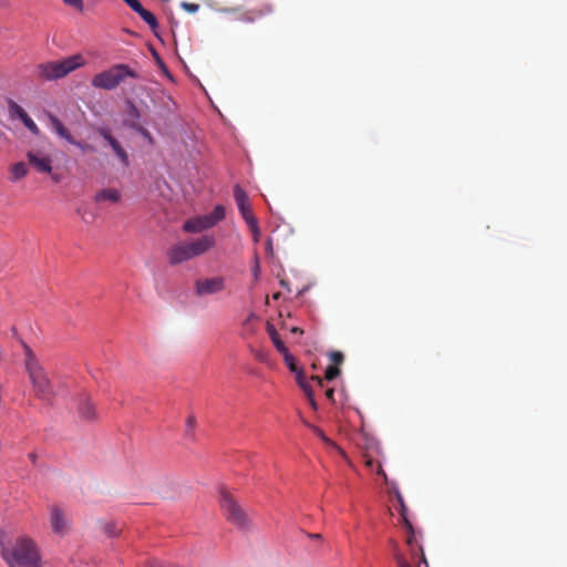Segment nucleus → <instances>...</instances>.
Masks as SVG:
<instances>
[{
  "label": "nucleus",
  "instance_id": "obj_1",
  "mask_svg": "<svg viewBox=\"0 0 567 567\" xmlns=\"http://www.w3.org/2000/svg\"><path fill=\"white\" fill-rule=\"evenodd\" d=\"M24 365L29 374L32 390L37 398L42 401H51L54 396L53 385L29 346L23 344Z\"/></svg>",
  "mask_w": 567,
  "mask_h": 567
},
{
  "label": "nucleus",
  "instance_id": "obj_2",
  "mask_svg": "<svg viewBox=\"0 0 567 567\" xmlns=\"http://www.w3.org/2000/svg\"><path fill=\"white\" fill-rule=\"evenodd\" d=\"M2 557L10 567H40V558L34 543L20 537L12 546L2 545Z\"/></svg>",
  "mask_w": 567,
  "mask_h": 567
},
{
  "label": "nucleus",
  "instance_id": "obj_3",
  "mask_svg": "<svg viewBox=\"0 0 567 567\" xmlns=\"http://www.w3.org/2000/svg\"><path fill=\"white\" fill-rule=\"evenodd\" d=\"M215 244V237L212 235H204L197 239L176 244L167 251L168 262L172 266H176L193 258L203 256L209 251Z\"/></svg>",
  "mask_w": 567,
  "mask_h": 567
},
{
  "label": "nucleus",
  "instance_id": "obj_4",
  "mask_svg": "<svg viewBox=\"0 0 567 567\" xmlns=\"http://www.w3.org/2000/svg\"><path fill=\"white\" fill-rule=\"evenodd\" d=\"M126 78L138 79L140 74L130 65L118 63L95 74L92 79V85L95 89L111 91L116 89Z\"/></svg>",
  "mask_w": 567,
  "mask_h": 567
},
{
  "label": "nucleus",
  "instance_id": "obj_5",
  "mask_svg": "<svg viewBox=\"0 0 567 567\" xmlns=\"http://www.w3.org/2000/svg\"><path fill=\"white\" fill-rule=\"evenodd\" d=\"M84 58L81 54H74L61 61H52L40 64L38 66V72L41 79L52 81L64 78L72 71L84 65Z\"/></svg>",
  "mask_w": 567,
  "mask_h": 567
},
{
  "label": "nucleus",
  "instance_id": "obj_6",
  "mask_svg": "<svg viewBox=\"0 0 567 567\" xmlns=\"http://www.w3.org/2000/svg\"><path fill=\"white\" fill-rule=\"evenodd\" d=\"M220 508L228 523L239 529H248L250 527V519L244 508L236 502V499L226 491L220 493Z\"/></svg>",
  "mask_w": 567,
  "mask_h": 567
},
{
  "label": "nucleus",
  "instance_id": "obj_7",
  "mask_svg": "<svg viewBox=\"0 0 567 567\" xmlns=\"http://www.w3.org/2000/svg\"><path fill=\"white\" fill-rule=\"evenodd\" d=\"M224 289L225 280L223 277L203 278L195 281V293L198 297L218 293Z\"/></svg>",
  "mask_w": 567,
  "mask_h": 567
},
{
  "label": "nucleus",
  "instance_id": "obj_8",
  "mask_svg": "<svg viewBox=\"0 0 567 567\" xmlns=\"http://www.w3.org/2000/svg\"><path fill=\"white\" fill-rule=\"evenodd\" d=\"M97 133L100 134V136H102L109 143V145L112 147L113 152L118 157L121 164L124 167H128V165H130L128 154L122 147L120 142L111 134L110 130H107L105 127H100V128H97Z\"/></svg>",
  "mask_w": 567,
  "mask_h": 567
},
{
  "label": "nucleus",
  "instance_id": "obj_9",
  "mask_svg": "<svg viewBox=\"0 0 567 567\" xmlns=\"http://www.w3.org/2000/svg\"><path fill=\"white\" fill-rule=\"evenodd\" d=\"M51 527L55 534L64 535L69 529L68 519L63 511L58 506L50 508Z\"/></svg>",
  "mask_w": 567,
  "mask_h": 567
},
{
  "label": "nucleus",
  "instance_id": "obj_10",
  "mask_svg": "<svg viewBox=\"0 0 567 567\" xmlns=\"http://www.w3.org/2000/svg\"><path fill=\"white\" fill-rule=\"evenodd\" d=\"M213 227L214 226L210 223V219L207 214L203 215V216L189 218L183 225V229L186 233H194V234L202 233L203 230H206V229H209Z\"/></svg>",
  "mask_w": 567,
  "mask_h": 567
},
{
  "label": "nucleus",
  "instance_id": "obj_11",
  "mask_svg": "<svg viewBox=\"0 0 567 567\" xmlns=\"http://www.w3.org/2000/svg\"><path fill=\"white\" fill-rule=\"evenodd\" d=\"M29 163L39 172V173H48L52 172V161L49 156L39 155L33 152H29L27 154Z\"/></svg>",
  "mask_w": 567,
  "mask_h": 567
},
{
  "label": "nucleus",
  "instance_id": "obj_12",
  "mask_svg": "<svg viewBox=\"0 0 567 567\" xmlns=\"http://www.w3.org/2000/svg\"><path fill=\"white\" fill-rule=\"evenodd\" d=\"M234 198L241 217L252 213L249 197L239 185L234 187Z\"/></svg>",
  "mask_w": 567,
  "mask_h": 567
},
{
  "label": "nucleus",
  "instance_id": "obj_13",
  "mask_svg": "<svg viewBox=\"0 0 567 567\" xmlns=\"http://www.w3.org/2000/svg\"><path fill=\"white\" fill-rule=\"evenodd\" d=\"M404 511H405V507L402 504V515L404 517V522H405V525H406V528L409 532V535L406 537V544L410 547V553H411L412 558L415 559L419 554L421 555V549L423 550V548H422V546L416 545V538H415L413 527H412L411 523L406 519V517L404 515ZM421 564H423V563L420 559L417 563V567H421Z\"/></svg>",
  "mask_w": 567,
  "mask_h": 567
},
{
  "label": "nucleus",
  "instance_id": "obj_14",
  "mask_svg": "<svg viewBox=\"0 0 567 567\" xmlns=\"http://www.w3.org/2000/svg\"><path fill=\"white\" fill-rule=\"evenodd\" d=\"M48 118L50 122V127L54 131V133L65 140L68 143H75V138L72 136L70 131L63 125V123L53 114H48Z\"/></svg>",
  "mask_w": 567,
  "mask_h": 567
},
{
  "label": "nucleus",
  "instance_id": "obj_15",
  "mask_svg": "<svg viewBox=\"0 0 567 567\" xmlns=\"http://www.w3.org/2000/svg\"><path fill=\"white\" fill-rule=\"evenodd\" d=\"M95 202H111L117 203L121 199V194L117 189L106 188L97 192L94 196Z\"/></svg>",
  "mask_w": 567,
  "mask_h": 567
},
{
  "label": "nucleus",
  "instance_id": "obj_16",
  "mask_svg": "<svg viewBox=\"0 0 567 567\" xmlns=\"http://www.w3.org/2000/svg\"><path fill=\"white\" fill-rule=\"evenodd\" d=\"M79 414L83 420L86 421H91L96 417L95 406L89 399H85L81 402L79 406Z\"/></svg>",
  "mask_w": 567,
  "mask_h": 567
},
{
  "label": "nucleus",
  "instance_id": "obj_17",
  "mask_svg": "<svg viewBox=\"0 0 567 567\" xmlns=\"http://www.w3.org/2000/svg\"><path fill=\"white\" fill-rule=\"evenodd\" d=\"M298 384L308 398L311 408L317 410V402L315 400L313 390L301 372L298 373Z\"/></svg>",
  "mask_w": 567,
  "mask_h": 567
},
{
  "label": "nucleus",
  "instance_id": "obj_18",
  "mask_svg": "<svg viewBox=\"0 0 567 567\" xmlns=\"http://www.w3.org/2000/svg\"><path fill=\"white\" fill-rule=\"evenodd\" d=\"M267 332L275 346V348L282 354V353H286L288 351V348L285 346L284 341L281 340V338L279 337L276 328L274 324L271 323H267Z\"/></svg>",
  "mask_w": 567,
  "mask_h": 567
},
{
  "label": "nucleus",
  "instance_id": "obj_19",
  "mask_svg": "<svg viewBox=\"0 0 567 567\" xmlns=\"http://www.w3.org/2000/svg\"><path fill=\"white\" fill-rule=\"evenodd\" d=\"M10 173H11V177H10L11 181L17 182L27 176L28 167L24 163L19 162L11 166Z\"/></svg>",
  "mask_w": 567,
  "mask_h": 567
},
{
  "label": "nucleus",
  "instance_id": "obj_20",
  "mask_svg": "<svg viewBox=\"0 0 567 567\" xmlns=\"http://www.w3.org/2000/svg\"><path fill=\"white\" fill-rule=\"evenodd\" d=\"M362 457L368 468H370L371 471L375 470L378 475H381L384 480H386V474L379 462L375 463L373 457L369 453H364Z\"/></svg>",
  "mask_w": 567,
  "mask_h": 567
},
{
  "label": "nucleus",
  "instance_id": "obj_21",
  "mask_svg": "<svg viewBox=\"0 0 567 567\" xmlns=\"http://www.w3.org/2000/svg\"><path fill=\"white\" fill-rule=\"evenodd\" d=\"M148 25L150 28L155 31L158 28V22L156 17L148 10H146L144 7L140 9L136 12Z\"/></svg>",
  "mask_w": 567,
  "mask_h": 567
},
{
  "label": "nucleus",
  "instance_id": "obj_22",
  "mask_svg": "<svg viewBox=\"0 0 567 567\" xmlns=\"http://www.w3.org/2000/svg\"><path fill=\"white\" fill-rule=\"evenodd\" d=\"M213 226L221 221L226 216V209L223 205H217L210 214H207Z\"/></svg>",
  "mask_w": 567,
  "mask_h": 567
},
{
  "label": "nucleus",
  "instance_id": "obj_23",
  "mask_svg": "<svg viewBox=\"0 0 567 567\" xmlns=\"http://www.w3.org/2000/svg\"><path fill=\"white\" fill-rule=\"evenodd\" d=\"M284 354V358H285V362L287 364V367L289 368V370L293 373H296V379L298 380V373L302 372V370H299L298 367H297V363H296V360L295 358L289 353V351H287L286 353H282Z\"/></svg>",
  "mask_w": 567,
  "mask_h": 567
},
{
  "label": "nucleus",
  "instance_id": "obj_24",
  "mask_svg": "<svg viewBox=\"0 0 567 567\" xmlns=\"http://www.w3.org/2000/svg\"><path fill=\"white\" fill-rule=\"evenodd\" d=\"M103 530L107 536L114 537L118 535L120 527L115 523H105L103 526Z\"/></svg>",
  "mask_w": 567,
  "mask_h": 567
},
{
  "label": "nucleus",
  "instance_id": "obj_25",
  "mask_svg": "<svg viewBox=\"0 0 567 567\" xmlns=\"http://www.w3.org/2000/svg\"><path fill=\"white\" fill-rule=\"evenodd\" d=\"M340 369L336 365H329L327 369H326V373H324V379L328 380V381H332L334 380L337 377H339L340 374Z\"/></svg>",
  "mask_w": 567,
  "mask_h": 567
},
{
  "label": "nucleus",
  "instance_id": "obj_26",
  "mask_svg": "<svg viewBox=\"0 0 567 567\" xmlns=\"http://www.w3.org/2000/svg\"><path fill=\"white\" fill-rule=\"evenodd\" d=\"M195 424H196L195 416L189 415L186 421V436L193 439Z\"/></svg>",
  "mask_w": 567,
  "mask_h": 567
},
{
  "label": "nucleus",
  "instance_id": "obj_27",
  "mask_svg": "<svg viewBox=\"0 0 567 567\" xmlns=\"http://www.w3.org/2000/svg\"><path fill=\"white\" fill-rule=\"evenodd\" d=\"M394 559L398 567H412L411 564L404 557V555L400 551L394 553Z\"/></svg>",
  "mask_w": 567,
  "mask_h": 567
},
{
  "label": "nucleus",
  "instance_id": "obj_28",
  "mask_svg": "<svg viewBox=\"0 0 567 567\" xmlns=\"http://www.w3.org/2000/svg\"><path fill=\"white\" fill-rule=\"evenodd\" d=\"M329 357H330L331 362L333 363L332 365H336V367H338V364H341L344 359L343 354L339 351H332L329 354Z\"/></svg>",
  "mask_w": 567,
  "mask_h": 567
},
{
  "label": "nucleus",
  "instance_id": "obj_29",
  "mask_svg": "<svg viewBox=\"0 0 567 567\" xmlns=\"http://www.w3.org/2000/svg\"><path fill=\"white\" fill-rule=\"evenodd\" d=\"M243 218L246 221V224H247V226L249 227L250 230L259 227L258 226V221H257V219H256V217L254 216L252 213L249 214V215L244 216Z\"/></svg>",
  "mask_w": 567,
  "mask_h": 567
},
{
  "label": "nucleus",
  "instance_id": "obj_30",
  "mask_svg": "<svg viewBox=\"0 0 567 567\" xmlns=\"http://www.w3.org/2000/svg\"><path fill=\"white\" fill-rule=\"evenodd\" d=\"M181 7H182L185 11H187V12H189V13H195V12H197V11L199 10V4H197V3H190V2H185V1H184V2H182Z\"/></svg>",
  "mask_w": 567,
  "mask_h": 567
},
{
  "label": "nucleus",
  "instance_id": "obj_31",
  "mask_svg": "<svg viewBox=\"0 0 567 567\" xmlns=\"http://www.w3.org/2000/svg\"><path fill=\"white\" fill-rule=\"evenodd\" d=\"M9 111L12 115L19 116L24 110L13 101L9 102Z\"/></svg>",
  "mask_w": 567,
  "mask_h": 567
},
{
  "label": "nucleus",
  "instance_id": "obj_32",
  "mask_svg": "<svg viewBox=\"0 0 567 567\" xmlns=\"http://www.w3.org/2000/svg\"><path fill=\"white\" fill-rule=\"evenodd\" d=\"M23 124L31 133L35 135L39 134V127L31 117H29V120H27Z\"/></svg>",
  "mask_w": 567,
  "mask_h": 567
},
{
  "label": "nucleus",
  "instance_id": "obj_33",
  "mask_svg": "<svg viewBox=\"0 0 567 567\" xmlns=\"http://www.w3.org/2000/svg\"><path fill=\"white\" fill-rule=\"evenodd\" d=\"M63 2L70 7L78 9L79 11H83L82 0H63Z\"/></svg>",
  "mask_w": 567,
  "mask_h": 567
},
{
  "label": "nucleus",
  "instance_id": "obj_34",
  "mask_svg": "<svg viewBox=\"0 0 567 567\" xmlns=\"http://www.w3.org/2000/svg\"><path fill=\"white\" fill-rule=\"evenodd\" d=\"M124 2L134 11L137 12L142 9V4L138 0H124Z\"/></svg>",
  "mask_w": 567,
  "mask_h": 567
},
{
  "label": "nucleus",
  "instance_id": "obj_35",
  "mask_svg": "<svg viewBox=\"0 0 567 567\" xmlns=\"http://www.w3.org/2000/svg\"><path fill=\"white\" fill-rule=\"evenodd\" d=\"M71 144L76 146V147H79L83 152H87V151H92L93 150L89 144L79 142L76 140H75V143H71Z\"/></svg>",
  "mask_w": 567,
  "mask_h": 567
},
{
  "label": "nucleus",
  "instance_id": "obj_36",
  "mask_svg": "<svg viewBox=\"0 0 567 567\" xmlns=\"http://www.w3.org/2000/svg\"><path fill=\"white\" fill-rule=\"evenodd\" d=\"M313 431L323 442L331 444V441L326 436V434L319 427H313Z\"/></svg>",
  "mask_w": 567,
  "mask_h": 567
},
{
  "label": "nucleus",
  "instance_id": "obj_37",
  "mask_svg": "<svg viewBox=\"0 0 567 567\" xmlns=\"http://www.w3.org/2000/svg\"><path fill=\"white\" fill-rule=\"evenodd\" d=\"M250 231H251V235H252L254 243H256V244L259 243L260 236H261L260 228L257 227V228H255V229H252Z\"/></svg>",
  "mask_w": 567,
  "mask_h": 567
},
{
  "label": "nucleus",
  "instance_id": "obj_38",
  "mask_svg": "<svg viewBox=\"0 0 567 567\" xmlns=\"http://www.w3.org/2000/svg\"><path fill=\"white\" fill-rule=\"evenodd\" d=\"M311 380L317 383L318 386H323V379L319 375H312Z\"/></svg>",
  "mask_w": 567,
  "mask_h": 567
},
{
  "label": "nucleus",
  "instance_id": "obj_39",
  "mask_svg": "<svg viewBox=\"0 0 567 567\" xmlns=\"http://www.w3.org/2000/svg\"><path fill=\"white\" fill-rule=\"evenodd\" d=\"M326 396H327V399H329L330 401H333V399H334V391H333V389H328V390L326 391Z\"/></svg>",
  "mask_w": 567,
  "mask_h": 567
},
{
  "label": "nucleus",
  "instance_id": "obj_40",
  "mask_svg": "<svg viewBox=\"0 0 567 567\" xmlns=\"http://www.w3.org/2000/svg\"><path fill=\"white\" fill-rule=\"evenodd\" d=\"M18 117L22 121V123H24L27 120H29V117H30V116H29V115H28V113L24 111V112H22Z\"/></svg>",
  "mask_w": 567,
  "mask_h": 567
},
{
  "label": "nucleus",
  "instance_id": "obj_41",
  "mask_svg": "<svg viewBox=\"0 0 567 567\" xmlns=\"http://www.w3.org/2000/svg\"><path fill=\"white\" fill-rule=\"evenodd\" d=\"M18 117L22 121V123H24L27 120H29V117H30V116H29V115H28V113L24 111V112H22Z\"/></svg>",
  "mask_w": 567,
  "mask_h": 567
},
{
  "label": "nucleus",
  "instance_id": "obj_42",
  "mask_svg": "<svg viewBox=\"0 0 567 567\" xmlns=\"http://www.w3.org/2000/svg\"><path fill=\"white\" fill-rule=\"evenodd\" d=\"M421 561L423 563L424 567H429V563L426 560L424 551H422V550H421Z\"/></svg>",
  "mask_w": 567,
  "mask_h": 567
},
{
  "label": "nucleus",
  "instance_id": "obj_43",
  "mask_svg": "<svg viewBox=\"0 0 567 567\" xmlns=\"http://www.w3.org/2000/svg\"><path fill=\"white\" fill-rule=\"evenodd\" d=\"M291 332L292 333H302V330L298 327H293V328H291Z\"/></svg>",
  "mask_w": 567,
  "mask_h": 567
},
{
  "label": "nucleus",
  "instance_id": "obj_44",
  "mask_svg": "<svg viewBox=\"0 0 567 567\" xmlns=\"http://www.w3.org/2000/svg\"><path fill=\"white\" fill-rule=\"evenodd\" d=\"M29 458L34 463L37 461V454L35 453H30L29 454Z\"/></svg>",
  "mask_w": 567,
  "mask_h": 567
},
{
  "label": "nucleus",
  "instance_id": "obj_45",
  "mask_svg": "<svg viewBox=\"0 0 567 567\" xmlns=\"http://www.w3.org/2000/svg\"><path fill=\"white\" fill-rule=\"evenodd\" d=\"M310 536H311V537H315V539H318V538H320V537H321V535H320V534H315V535H310Z\"/></svg>",
  "mask_w": 567,
  "mask_h": 567
},
{
  "label": "nucleus",
  "instance_id": "obj_46",
  "mask_svg": "<svg viewBox=\"0 0 567 567\" xmlns=\"http://www.w3.org/2000/svg\"><path fill=\"white\" fill-rule=\"evenodd\" d=\"M131 106H132V112L137 113V109L133 104Z\"/></svg>",
  "mask_w": 567,
  "mask_h": 567
},
{
  "label": "nucleus",
  "instance_id": "obj_47",
  "mask_svg": "<svg viewBox=\"0 0 567 567\" xmlns=\"http://www.w3.org/2000/svg\"><path fill=\"white\" fill-rule=\"evenodd\" d=\"M53 181L54 182H59V177L58 176H53Z\"/></svg>",
  "mask_w": 567,
  "mask_h": 567
},
{
  "label": "nucleus",
  "instance_id": "obj_48",
  "mask_svg": "<svg viewBox=\"0 0 567 567\" xmlns=\"http://www.w3.org/2000/svg\"><path fill=\"white\" fill-rule=\"evenodd\" d=\"M374 451H375L377 453L379 452V446H378V445H375V446H374Z\"/></svg>",
  "mask_w": 567,
  "mask_h": 567
},
{
  "label": "nucleus",
  "instance_id": "obj_49",
  "mask_svg": "<svg viewBox=\"0 0 567 567\" xmlns=\"http://www.w3.org/2000/svg\"><path fill=\"white\" fill-rule=\"evenodd\" d=\"M3 0H0V3L2 2Z\"/></svg>",
  "mask_w": 567,
  "mask_h": 567
}]
</instances>
